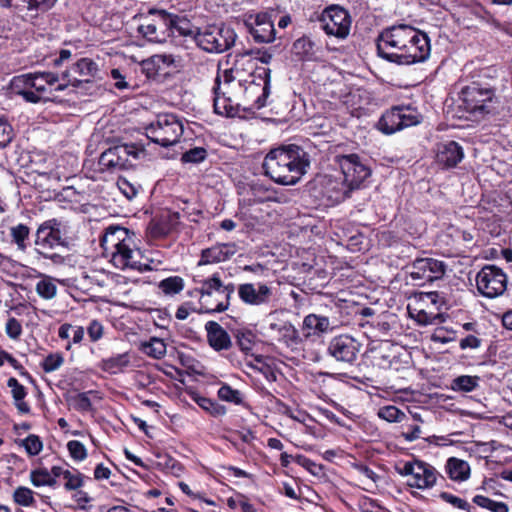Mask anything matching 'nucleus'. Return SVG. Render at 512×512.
Here are the masks:
<instances>
[{"label": "nucleus", "instance_id": "f257e3e1", "mask_svg": "<svg viewBox=\"0 0 512 512\" xmlns=\"http://www.w3.org/2000/svg\"><path fill=\"white\" fill-rule=\"evenodd\" d=\"M378 55L392 63L411 65L428 59L431 52L428 36L410 25L384 29L377 38Z\"/></svg>", "mask_w": 512, "mask_h": 512}, {"label": "nucleus", "instance_id": "f03ea898", "mask_svg": "<svg viewBox=\"0 0 512 512\" xmlns=\"http://www.w3.org/2000/svg\"><path fill=\"white\" fill-rule=\"evenodd\" d=\"M254 68V61L241 55L232 67L218 73L214 87L215 113L228 117L239 113L246 82V71H253Z\"/></svg>", "mask_w": 512, "mask_h": 512}, {"label": "nucleus", "instance_id": "7ed1b4c3", "mask_svg": "<svg viewBox=\"0 0 512 512\" xmlns=\"http://www.w3.org/2000/svg\"><path fill=\"white\" fill-rule=\"evenodd\" d=\"M334 163L340 171L325 172L322 176V196L327 195L330 204L344 200L351 191L359 189L371 174L370 168L356 154L337 155Z\"/></svg>", "mask_w": 512, "mask_h": 512}, {"label": "nucleus", "instance_id": "20e7f679", "mask_svg": "<svg viewBox=\"0 0 512 512\" xmlns=\"http://www.w3.org/2000/svg\"><path fill=\"white\" fill-rule=\"evenodd\" d=\"M103 254L110 263L120 270L147 271L150 266L143 261L141 250L137 247L135 234L127 228L110 225L101 238Z\"/></svg>", "mask_w": 512, "mask_h": 512}, {"label": "nucleus", "instance_id": "39448f33", "mask_svg": "<svg viewBox=\"0 0 512 512\" xmlns=\"http://www.w3.org/2000/svg\"><path fill=\"white\" fill-rule=\"evenodd\" d=\"M310 165L308 153L295 144L272 149L265 157V175L281 185H295L307 172Z\"/></svg>", "mask_w": 512, "mask_h": 512}, {"label": "nucleus", "instance_id": "423d86ee", "mask_svg": "<svg viewBox=\"0 0 512 512\" xmlns=\"http://www.w3.org/2000/svg\"><path fill=\"white\" fill-rule=\"evenodd\" d=\"M14 92L26 102L37 104L54 99L57 92L65 90L60 74L51 71H36L13 77Z\"/></svg>", "mask_w": 512, "mask_h": 512}, {"label": "nucleus", "instance_id": "0eeeda50", "mask_svg": "<svg viewBox=\"0 0 512 512\" xmlns=\"http://www.w3.org/2000/svg\"><path fill=\"white\" fill-rule=\"evenodd\" d=\"M199 287L190 292V296L199 298L200 313L223 312L230 305V298L234 293V285L232 283L225 285L218 273L197 281Z\"/></svg>", "mask_w": 512, "mask_h": 512}, {"label": "nucleus", "instance_id": "6e6552de", "mask_svg": "<svg viewBox=\"0 0 512 512\" xmlns=\"http://www.w3.org/2000/svg\"><path fill=\"white\" fill-rule=\"evenodd\" d=\"M324 94L332 100H338L348 113L360 118L370 110L371 93L363 88H348L339 73L328 83H324Z\"/></svg>", "mask_w": 512, "mask_h": 512}, {"label": "nucleus", "instance_id": "1a4fd4ad", "mask_svg": "<svg viewBox=\"0 0 512 512\" xmlns=\"http://www.w3.org/2000/svg\"><path fill=\"white\" fill-rule=\"evenodd\" d=\"M34 244L39 257L48 259L55 265L64 264L65 258L53 252L57 247L67 246L61 221L53 218L41 223L36 230Z\"/></svg>", "mask_w": 512, "mask_h": 512}, {"label": "nucleus", "instance_id": "9d476101", "mask_svg": "<svg viewBox=\"0 0 512 512\" xmlns=\"http://www.w3.org/2000/svg\"><path fill=\"white\" fill-rule=\"evenodd\" d=\"M462 107L475 119L494 114L499 108V99L493 89L472 84L461 92Z\"/></svg>", "mask_w": 512, "mask_h": 512}, {"label": "nucleus", "instance_id": "9b49d317", "mask_svg": "<svg viewBox=\"0 0 512 512\" xmlns=\"http://www.w3.org/2000/svg\"><path fill=\"white\" fill-rule=\"evenodd\" d=\"M241 110L261 109L266 105L270 94V69L261 67L255 71H247Z\"/></svg>", "mask_w": 512, "mask_h": 512}, {"label": "nucleus", "instance_id": "f8f14e48", "mask_svg": "<svg viewBox=\"0 0 512 512\" xmlns=\"http://www.w3.org/2000/svg\"><path fill=\"white\" fill-rule=\"evenodd\" d=\"M183 132V119L172 113L157 115L156 119L145 127L146 136L162 147L177 144Z\"/></svg>", "mask_w": 512, "mask_h": 512}, {"label": "nucleus", "instance_id": "ddd939ff", "mask_svg": "<svg viewBox=\"0 0 512 512\" xmlns=\"http://www.w3.org/2000/svg\"><path fill=\"white\" fill-rule=\"evenodd\" d=\"M194 40L197 46L206 52L222 53L234 45L236 33L224 25H211L203 30H197Z\"/></svg>", "mask_w": 512, "mask_h": 512}, {"label": "nucleus", "instance_id": "4468645a", "mask_svg": "<svg viewBox=\"0 0 512 512\" xmlns=\"http://www.w3.org/2000/svg\"><path fill=\"white\" fill-rule=\"evenodd\" d=\"M476 289L485 298H497L507 290L508 276L496 265H485L476 274Z\"/></svg>", "mask_w": 512, "mask_h": 512}, {"label": "nucleus", "instance_id": "2eb2a0df", "mask_svg": "<svg viewBox=\"0 0 512 512\" xmlns=\"http://www.w3.org/2000/svg\"><path fill=\"white\" fill-rule=\"evenodd\" d=\"M421 116L411 106H395L387 110L378 120L377 129L386 135L394 134L402 129L420 123Z\"/></svg>", "mask_w": 512, "mask_h": 512}, {"label": "nucleus", "instance_id": "dca6fc26", "mask_svg": "<svg viewBox=\"0 0 512 512\" xmlns=\"http://www.w3.org/2000/svg\"><path fill=\"white\" fill-rule=\"evenodd\" d=\"M143 151L135 145H119L104 151L99 159L102 168L111 170L128 169L133 166V161L139 159Z\"/></svg>", "mask_w": 512, "mask_h": 512}, {"label": "nucleus", "instance_id": "f3484780", "mask_svg": "<svg viewBox=\"0 0 512 512\" xmlns=\"http://www.w3.org/2000/svg\"><path fill=\"white\" fill-rule=\"evenodd\" d=\"M350 27L351 18L344 8L332 5L322 12V29L327 35L345 39Z\"/></svg>", "mask_w": 512, "mask_h": 512}, {"label": "nucleus", "instance_id": "a211bd4d", "mask_svg": "<svg viewBox=\"0 0 512 512\" xmlns=\"http://www.w3.org/2000/svg\"><path fill=\"white\" fill-rule=\"evenodd\" d=\"M401 474L408 477L407 483L409 486L418 489L433 487L438 475L432 465L419 460L406 462L401 469Z\"/></svg>", "mask_w": 512, "mask_h": 512}, {"label": "nucleus", "instance_id": "6ab92c4d", "mask_svg": "<svg viewBox=\"0 0 512 512\" xmlns=\"http://www.w3.org/2000/svg\"><path fill=\"white\" fill-rule=\"evenodd\" d=\"M446 271V264L434 258L416 259L411 268L410 275L414 280L432 282L440 279Z\"/></svg>", "mask_w": 512, "mask_h": 512}, {"label": "nucleus", "instance_id": "aec40b11", "mask_svg": "<svg viewBox=\"0 0 512 512\" xmlns=\"http://www.w3.org/2000/svg\"><path fill=\"white\" fill-rule=\"evenodd\" d=\"M97 72V65L88 58H82L71 68L60 74L62 83H65V89L68 86L77 87L82 82H89Z\"/></svg>", "mask_w": 512, "mask_h": 512}, {"label": "nucleus", "instance_id": "412c9836", "mask_svg": "<svg viewBox=\"0 0 512 512\" xmlns=\"http://www.w3.org/2000/svg\"><path fill=\"white\" fill-rule=\"evenodd\" d=\"M142 69L148 77H156L169 68H183V59L173 54H155L142 62Z\"/></svg>", "mask_w": 512, "mask_h": 512}, {"label": "nucleus", "instance_id": "4be33fe9", "mask_svg": "<svg viewBox=\"0 0 512 512\" xmlns=\"http://www.w3.org/2000/svg\"><path fill=\"white\" fill-rule=\"evenodd\" d=\"M358 343L348 335L333 338L328 347V353L337 361L352 363L357 358Z\"/></svg>", "mask_w": 512, "mask_h": 512}, {"label": "nucleus", "instance_id": "5701e85b", "mask_svg": "<svg viewBox=\"0 0 512 512\" xmlns=\"http://www.w3.org/2000/svg\"><path fill=\"white\" fill-rule=\"evenodd\" d=\"M250 34L258 43H270L275 39V28L268 13H258L254 22L247 23Z\"/></svg>", "mask_w": 512, "mask_h": 512}, {"label": "nucleus", "instance_id": "b1692460", "mask_svg": "<svg viewBox=\"0 0 512 512\" xmlns=\"http://www.w3.org/2000/svg\"><path fill=\"white\" fill-rule=\"evenodd\" d=\"M240 299L248 305H262L268 302L271 289L265 284H241L238 288Z\"/></svg>", "mask_w": 512, "mask_h": 512}, {"label": "nucleus", "instance_id": "393cba45", "mask_svg": "<svg viewBox=\"0 0 512 512\" xmlns=\"http://www.w3.org/2000/svg\"><path fill=\"white\" fill-rule=\"evenodd\" d=\"M464 152L455 141L440 143L437 147L436 162L443 168H453L462 161Z\"/></svg>", "mask_w": 512, "mask_h": 512}, {"label": "nucleus", "instance_id": "a878e982", "mask_svg": "<svg viewBox=\"0 0 512 512\" xmlns=\"http://www.w3.org/2000/svg\"><path fill=\"white\" fill-rule=\"evenodd\" d=\"M399 347L389 341L380 342L371 350L374 365L382 369H389L397 362Z\"/></svg>", "mask_w": 512, "mask_h": 512}, {"label": "nucleus", "instance_id": "bb28decb", "mask_svg": "<svg viewBox=\"0 0 512 512\" xmlns=\"http://www.w3.org/2000/svg\"><path fill=\"white\" fill-rule=\"evenodd\" d=\"M237 250L235 243L216 244L202 251L198 265L224 262L234 256Z\"/></svg>", "mask_w": 512, "mask_h": 512}, {"label": "nucleus", "instance_id": "cd10ccee", "mask_svg": "<svg viewBox=\"0 0 512 512\" xmlns=\"http://www.w3.org/2000/svg\"><path fill=\"white\" fill-rule=\"evenodd\" d=\"M162 22L164 23L165 29L168 35H174L178 33L182 36H192L194 38L198 28H195L189 20L183 17H179L170 13L162 14Z\"/></svg>", "mask_w": 512, "mask_h": 512}, {"label": "nucleus", "instance_id": "c85d7f7f", "mask_svg": "<svg viewBox=\"0 0 512 512\" xmlns=\"http://www.w3.org/2000/svg\"><path fill=\"white\" fill-rule=\"evenodd\" d=\"M205 329L208 343L214 350H227L231 347L230 336L219 323L209 321L206 323Z\"/></svg>", "mask_w": 512, "mask_h": 512}, {"label": "nucleus", "instance_id": "c756f323", "mask_svg": "<svg viewBox=\"0 0 512 512\" xmlns=\"http://www.w3.org/2000/svg\"><path fill=\"white\" fill-rule=\"evenodd\" d=\"M163 13L166 12H158L155 19L150 22L143 23L139 26V32L150 41L161 42L164 40L167 30L165 29L164 23L162 22Z\"/></svg>", "mask_w": 512, "mask_h": 512}, {"label": "nucleus", "instance_id": "7c9ffc66", "mask_svg": "<svg viewBox=\"0 0 512 512\" xmlns=\"http://www.w3.org/2000/svg\"><path fill=\"white\" fill-rule=\"evenodd\" d=\"M318 47L307 36L297 39L292 46L293 55L301 61H314L317 59Z\"/></svg>", "mask_w": 512, "mask_h": 512}, {"label": "nucleus", "instance_id": "2f4dec72", "mask_svg": "<svg viewBox=\"0 0 512 512\" xmlns=\"http://www.w3.org/2000/svg\"><path fill=\"white\" fill-rule=\"evenodd\" d=\"M445 470L450 479L457 482L466 481L471 471L468 462L456 457H451L447 460Z\"/></svg>", "mask_w": 512, "mask_h": 512}, {"label": "nucleus", "instance_id": "473e14b6", "mask_svg": "<svg viewBox=\"0 0 512 512\" xmlns=\"http://www.w3.org/2000/svg\"><path fill=\"white\" fill-rule=\"evenodd\" d=\"M7 386L11 389L14 404L18 412L21 414L30 413V406L25 401V397L27 396V389L14 377L8 379Z\"/></svg>", "mask_w": 512, "mask_h": 512}, {"label": "nucleus", "instance_id": "72a5a7b5", "mask_svg": "<svg viewBox=\"0 0 512 512\" xmlns=\"http://www.w3.org/2000/svg\"><path fill=\"white\" fill-rule=\"evenodd\" d=\"M58 336L62 340H69L65 346L67 351H70L72 344H79L84 338V329L81 326L72 325L69 323L62 324L58 329Z\"/></svg>", "mask_w": 512, "mask_h": 512}, {"label": "nucleus", "instance_id": "f704fd0d", "mask_svg": "<svg viewBox=\"0 0 512 512\" xmlns=\"http://www.w3.org/2000/svg\"><path fill=\"white\" fill-rule=\"evenodd\" d=\"M129 365L130 357L128 353L117 354L115 356L103 359L101 362V368L110 374L121 373Z\"/></svg>", "mask_w": 512, "mask_h": 512}, {"label": "nucleus", "instance_id": "c9c22d12", "mask_svg": "<svg viewBox=\"0 0 512 512\" xmlns=\"http://www.w3.org/2000/svg\"><path fill=\"white\" fill-rule=\"evenodd\" d=\"M140 350L149 357L161 359L166 355L167 347L163 339L151 337L141 343Z\"/></svg>", "mask_w": 512, "mask_h": 512}, {"label": "nucleus", "instance_id": "e433bc0d", "mask_svg": "<svg viewBox=\"0 0 512 512\" xmlns=\"http://www.w3.org/2000/svg\"><path fill=\"white\" fill-rule=\"evenodd\" d=\"M185 287V283L182 277L180 276H170L163 280H161L158 284L159 290L165 296H174L179 294Z\"/></svg>", "mask_w": 512, "mask_h": 512}, {"label": "nucleus", "instance_id": "4c0bfd02", "mask_svg": "<svg viewBox=\"0 0 512 512\" xmlns=\"http://www.w3.org/2000/svg\"><path fill=\"white\" fill-rule=\"evenodd\" d=\"M9 235L19 250L24 251L27 248L30 235V228L27 225L19 223L11 226L9 228Z\"/></svg>", "mask_w": 512, "mask_h": 512}, {"label": "nucleus", "instance_id": "58836bf2", "mask_svg": "<svg viewBox=\"0 0 512 512\" xmlns=\"http://www.w3.org/2000/svg\"><path fill=\"white\" fill-rule=\"evenodd\" d=\"M478 376L461 375L451 382V389L455 392H472L479 386Z\"/></svg>", "mask_w": 512, "mask_h": 512}, {"label": "nucleus", "instance_id": "ea45409f", "mask_svg": "<svg viewBox=\"0 0 512 512\" xmlns=\"http://www.w3.org/2000/svg\"><path fill=\"white\" fill-rule=\"evenodd\" d=\"M15 443L23 447L30 457L37 456L43 449V442L35 434H30L25 439H16Z\"/></svg>", "mask_w": 512, "mask_h": 512}, {"label": "nucleus", "instance_id": "a19ab883", "mask_svg": "<svg viewBox=\"0 0 512 512\" xmlns=\"http://www.w3.org/2000/svg\"><path fill=\"white\" fill-rule=\"evenodd\" d=\"M36 293L45 300H51L57 295V285L51 277L41 278L35 286Z\"/></svg>", "mask_w": 512, "mask_h": 512}, {"label": "nucleus", "instance_id": "79ce46f5", "mask_svg": "<svg viewBox=\"0 0 512 512\" xmlns=\"http://www.w3.org/2000/svg\"><path fill=\"white\" fill-rule=\"evenodd\" d=\"M30 481L35 487H54L57 484V481L54 480L53 476L46 468H38L32 470L30 472Z\"/></svg>", "mask_w": 512, "mask_h": 512}, {"label": "nucleus", "instance_id": "37998d69", "mask_svg": "<svg viewBox=\"0 0 512 512\" xmlns=\"http://www.w3.org/2000/svg\"><path fill=\"white\" fill-rule=\"evenodd\" d=\"M377 416L388 423H399L405 419L406 414L394 405H386L378 409Z\"/></svg>", "mask_w": 512, "mask_h": 512}, {"label": "nucleus", "instance_id": "c03bdc74", "mask_svg": "<svg viewBox=\"0 0 512 512\" xmlns=\"http://www.w3.org/2000/svg\"><path fill=\"white\" fill-rule=\"evenodd\" d=\"M13 501L19 506L32 507L35 505L34 492L25 486L17 487L12 495Z\"/></svg>", "mask_w": 512, "mask_h": 512}, {"label": "nucleus", "instance_id": "a18cd8bd", "mask_svg": "<svg viewBox=\"0 0 512 512\" xmlns=\"http://www.w3.org/2000/svg\"><path fill=\"white\" fill-rule=\"evenodd\" d=\"M473 502L478 506L488 509L492 512H509V508L506 503L494 501L483 495H476L473 498Z\"/></svg>", "mask_w": 512, "mask_h": 512}, {"label": "nucleus", "instance_id": "49530a36", "mask_svg": "<svg viewBox=\"0 0 512 512\" xmlns=\"http://www.w3.org/2000/svg\"><path fill=\"white\" fill-rule=\"evenodd\" d=\"M302 331L306 338L318 336L320 333V317L315 314L306 316L303 321Z\"/></svg>", "mask_w": 512, "mask_h": 512}, {"label": "nucleus", "instance_id": "de8ad7c7", "mask_svg": "<svg viewBox=\"0 0 512 512\" xmlns=\"http://www.w3.org/2000/svg\"><path fill=\"white\" fill-rule=\"evenodd\" d=\"M63 479L65 480L64 487L68 491L80 489L84 485V476L77 470L67 469Z\"/></svg>", "mask_w": 512, "mask_h": 512}, {"label": "nucleus", "instance_id": "09e8293b", "mask_svg": "<svg viewBox=\"0 0 512 512\" xmlns=\"http://www.w3.org/2000/svg\"><path fill=\"white\" fill-rule=\"evenodd\" d=\"M64 363V357L61 353H50L42 361V368L46 373H52L58 370Z\"/></svg>", "mask_w": 512, "mask_h": 512}, {"label": "nucleus", "instance_id": "8fccbe9b", "mask_svg": "<svg viewBox=\"0 0 512 512\" xmlns=\"http://www.w3.org/2000/svg\"><path fill=\"white\" fill-rule=\"evenodd\" d=\"M409 314L420 325H430L440 318L439 314L428 313L423 309L409 308Z\"/></svg>", "mask_w": 512, "mask_h": 512}, {"label": "nucleus", "instance_id": "3c124183", "mask_svg": "<svg viewBox=\"0 0 512 512\" xmlns=\"http://www.w3.org/2000/svg\"><path fill=\"white\" fill-rule=\"evenodd\" d=\"M218 397L226 402L240 404L242 402L241 392L233 389L231 386L224 384L218 390Z\"/></svg>", "mask_w": 512, "mask_h": 512}, {"label": "nucleus", "instance_id": "603ef678", "mask_svg": "<svg viewBox=\"0 0 512 512\" xmlns=\"http://www.w3.org/2000/svg\"><path fill=\"white\" fill-rule=\"evenodd\" d=\"M207 157V151L203 147H194L181 156V161L183 163H193L197 164L204 161Z\"/></svg>", "mask_w": 512, "mask_h": 512}, {"label": "nucleus", "instance_id": "864d4df0", "mask_svg": "<svg viewBox=\"0 0 512 512\" xmlns=\"http://www.w3.org/2000/svg\"><path fill=\"white\" fill-rule=\"evenodd\" d=\"M67 449L72 459L83 461L87 458V449L83 443L77 440H71L67 443Z\"/></svg>", "mask_w": 512, "mask_h": 512}, {"label": "nucleus", "instance_id": "5fc2aeb1", "mask_svg": "<svg viewBox=\"0 0 512 512\" xmlns=\"http://www.w3.org/2000/svg\"><path fill=\"white\" fill-rule=\"evenodd\" d=\"M117 186L121 193L129 200L135 198L141 188L139 184L131 183L126 178H119Z\"/></svg>", "mask_w": 512, "mask_h": 512}, {"label": "nucleus", "instance_id": "6e6d98bb", "mask_svg": "<svg viewBox=\"0 0 512 512\" xmlns=\"http://www.w3.org/2000/svg\"><path fill=\"white\" fill-rule=\"evenodd\" d=\"M57 0H28L27 10L45 13L52 9Z\"/></svg>", "mask_w": 512, "mask_h": 512}, {"label": "nucleus", "instance_id": "4d7b16f0", "mask_svg": "<svg viewBox=\"0 0 512 512\" xmlns=\"http://www.w3.org/2000/svg\"><path fill=\"white\" fill-rule=\"evenodd\" d=\"M198 404L201 408L206 411H209L214 416H222L226 413V408L218 403L213 402L208 398H201L198 401Z\"/></svg>", "mask_w": 512, "mask_h": 512}, {"label": "nucleus", "instance_id": "13d9d810", "mask_svg": "<svg viewBox=\"0 0 512 512\" xmlns=\"http://www.w3.org/2000/svg\"><path fill=\"white\" fill-rule=\"evenodd\" d=\"M5 332L10 339L17 340L22 334V325L16 318L10 317L6 322Z\"/></svg>", "mask_w": 512, "mask_h": 512}, {"label": "nucleus", "instance_id": "bf43d9fd", "mask_svg": "<svg viewBox=\"0 0 512 512\" xmlns=\"http://www.w3.org/2000/svg\"><path fill=\"white\" fill-rule=\"evenodd\" d=\"M496 442H477L473 445L472 451L481 458H488L496 448Z\"/></svg>", "mask_w": 512, "mask_h": 512}, {"label": "nucleus", "instance_id": "052dcab7", "mask_svg": "<svg viewBox=\"0 0 512 512\" xmlns=\"http://www.w3.org/2000/svg\"><path fill=\"white\" fill-rule=\"evenodd\" d=\"M13 138L11 125L0 118V149L6 147Z\"/></svg>", "mask_w": 512, "mask_h": 512}, {"label": "nucleus", "instance_id": "680f3d73", "mask_svg": "<svg viewBox=\"0 0 512 512\" xmlns=\"http://www.w3.org/2000/svg\"><path fill=\"white\" fill-rule=\"evenodd\" d=\"M236 338L242 351L249 352L252 350L254 335L251 332H238Z\"/></svg>", "mask_w": 512, "mask_h": 512}, {"label": "nucleus", "instance_id": "e2e57ef3", "mask_svg": "<svg viewBox=\"0 0 512 512\" xmlns=\"http://www.w3.org/2000/svg\"><path fill=\"white\" fill-rule=\"evenodd\" d=\"M441 498L445 502L451 504L453 507L461 509V510H468L470 507V504L466 500H464L463 498H460L458 496H455L453 494H450V493H446V492L442 493Z\"/></svg>", "mask_w": 512, "mask_h": 512}, {"label": "nucleus", "instance_id": "0e129e2a", "mask_svg": "<svg viewBox=\"0 0 512 512\" xmlns=\"http://www.w3.org/2000/svg\"><path fill=\"white\" fill-rule=\"evenodd\" d=\"M87 332L91 341L96 342L103 336V325L99 321L93 320L90 322Z\"/></svg>", "mask_w": 512, "mask_h": 512}, {"label": "nucleus", "instance_id": "69168bd1", "mask_svg": "<svg viewBox=\"0 0 512 512\" xmlns=\"http://www.w3.org/2000/svg\"><path fill=\"white\" fill-rule=\"evenodd\" d=\"M454 336L452 333L447 332L443 328H438L434 331V333L431 335V340L437 343H449L453 341Z\"/></svg>", "mask_w": 512, "mask_h": 512}, {"label": "nucleus", "instance_id": "338daca9", "mask_svg": "<svg viewBox=\"0 0 512 512\" xmlns=\"http://www.w3.org/2000/svg\"><path fill=\"white\" fill-rule=\"evenodd\" d=\"M421 434H422V430H421L420 426L414 425V426H409L408 430L406 432L402 433V436L407 442H413V441L421 438Z\"/></svg>", "mask_w": 512, "mask_h": 512}, {"label": "nucleus", "instance_id": "774afa93", "mask_svg": "<svg viewBox=\"0 0 512 512\" xmlns=\"http://www.w3.org/2000/svg\"><path fill=\"white\" fill-rule=\"evenodd\" d=\"M92 407L91 401L86 393H80L76 397V408L83 411H88Z\"/></svg>", "mask_w": 512, "mask_h": 512}]
</instances>
